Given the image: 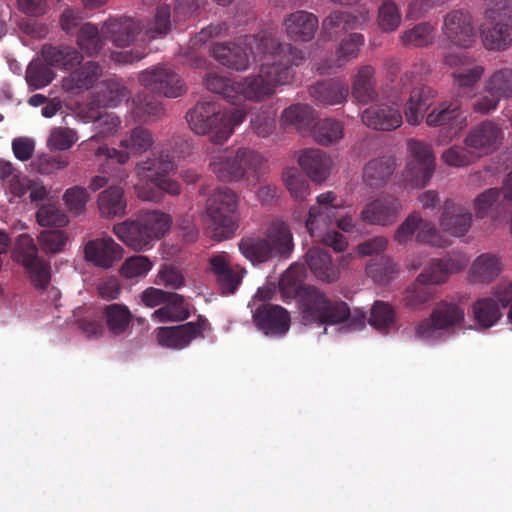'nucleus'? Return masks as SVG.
I'll return each instance as SVG.
<instances>
[{
	"label": "nucleus",
	"instance_id": "obj_1",
	"mask_svg": "<svg viewBox=\"0 0 512 512\" xmlns=\"http://www.w3.org/2000/svg\"><path fill=\"white\" fill-rule=\"evenodd\" d=\"M243 109L221 110L219 104L212 101L198 102L186 115L193 132L198 135L209 134L212 142L222 144L233 134L236 126L246 118Z\"/></svg>",
	"mask_w": 512,
	"mask_h": 512
},
{
	"label": "nucleus",
	"instance_id": "obj_2",
	"mask_svg": "<svg viewBox=\"0 0 512 512\" xmlns=\"http://www.w3.org/2000/svg\"><path fill=\"white\" fill-rule=\"evenodd\" d=\"M171 26V8L163 4L157 7L154 17L145 24L129 17L110 18L102 25V34L115 46L126 47L141 31L144 40H152L167 35Z\"/></svg>",
	"mask_w": 512,
	"mask_h": 512
},
{
	"label": "nucleus",
	"instance_id": "obj_3",
	"mask_svg": "<svg viewBox=\"0 0 512 512\" xmlns=\"http://www.w3.org/2000/svg\"><path fill=\"white\" fill-rule=\"evenodd\" d=\"M172 219L169 214L148 210L135 219L125 220L113 226V233L127 247L136 252L147 251L170 229Z\"/></svg>",
	"mask_w": 512,
	"mask_h": 512
},
{
	"label": "nucleus",
	"instance_id": "obj_4",
	"mask_svg": "<svg viewBox=\"0 0 512 512\" xmlns=\"http://www.w3.org/2000/svg\"><path fill=\"white\" fill-rule=\"evenodd\" d=\"M238 248L252 264L265 263L273 258L287 259L294 249L293 235L285 222L274 220L268 226L265 237H243Z\"/></svg>",
	"mask_w": 512,
	"mask_h": 512
},
{
	"label": "nucleus",
	"instance_id": "obj_5",
	"mask_svg": "<svg viewBox=\"0 0 512 512\" xmlns=\"http://www.w3.org/2000/svg\"><path fill=\"white\" fill-rule=\"evenodd\" d=\"M298 308L305 324L336 325L345 322L350 316V308L346 302L329 297L314 285H305L302 288Z\"/></svg>",
	"mask_w": 512,
	"mask_h": 512
},
{
	"label": "nucleus",
	"instance_id": "obj_6",
	"mask_svg": "<svg viewBox=\"0 0 512 512\" xmlns=\"http://www.w3.org/2000/svg\"><path fill=\"white\" fill-rule=\"evenodd\" d=\"M244 44L254 57L260 60L268 58L270 63H283L291 70L302 65L306 59L305 51L291 43L281 41L276 28L269 27L250 36H245Z\"/></svg>",
	"mask_w": 512,
	"mask_h": 512
},
{
	"label": "nucleus",
	"instance_id": "obj_7",
	"mask_svg": "<svg viewBox=\"0 0 512 512\" xmlns=\"http://www.w3.org/2000/svg\"><path fill=\"white\" fill-rule=\"evenodd\" d=\"M422 65H413L400 77L395 90L409 97L403 105L406 122L411 126L419 125L427 110L437 98V91L421 82Z\"/></svg>",
	"mask_w": 512,
	"mask_h": 512
},
{
	"label": "nucleus",
	"instance_id": "obj_8",
	"mask_svg": "<svg viewBox=\"0 0 512 512\" xmlns=\"http://www.w3.org/2000/svg\"><path fill=\"white\" fill-rule=\"evenodd\" d=\"M237 195L230 189H217L207 201L206 225L211 238H232L238 228Z\"/></svg>",
	"mask_w": 512,
	"mask_h": 512
},
{
	"label": "nucleus",
	"instance_id": "obj_9",
	"mask_svg": "<svg viewBox=\"0 0 512 512\" xmlns=\"http://www.w3.org/2000/svg\"><path fill=\"white\" fill-rule=\"evenodd\" d=\"M464 321V307L454 301L441 300L435 304L427 318L415 323L414 334L419 340L434 343L444 335L452 334Z\"/></svg>",
	"mask_w": 512,
	"mask_h": 512
},
{
	"label": "nucleus",
	"instance_id": "obj_10",
	"mask_svg": "<svg viewBox=\"0 0 512 512\" xmlns=\"http://www.w3.org/2000/svg\"><path fill=\"white\" fill-rule=\"evenodd\" d=\"M294 71L283 63H262L260 73L247 76L238 81L239 101L259 102L270 97L277 85H286L292 81Z\"/></svg>",
	"mask_w": 512,
	"mask_h": 512
},
{
	"label": "nucleus",
	"instance_id": "obj_11",
	"mask_svg": "<svg viewBox=\"0 0 512 512\" xmlns=\"http://www.w3.org/2000/svg\"><path fill=\"white\" fill-rule=\"evenodd\" d=\"M139 82L146 90L167 98H178L186 92L182 77L165 64L142 71Z\"/></svg>",
	"mask_w": 512,
	"mask_h": 512
},
{
	"label": "nucleus",
	"instance_id": "obj_12",
	"mask_svg": "<svg viewBox=\"0 0 512 512\" xmlns=\"http://www.w3.org/2000/svg\"><path fill=\"white\" fill-rule=\"evenodd\" d=\"M173 156L161 152L159 156L148 158L136 164V173L149 181L160 190L171 196H178L181 193L180 184L168 177V174L175 170Z\"/></svg>",
	"mask_w": 512,
	"mask_h": 512
},
{
	"label": "nucleus",
	"instance_id": "obj_13",
	"mask_svg": "<svg viewBox=\"0 0 512 512\" xmlns=\"http://www.w3.org/2000/svg\"><path fill=\"white\" fill-rule=\"evenodd\" d=\"M154 144V137L151 131L142 126H137L130 130L120 141V147L124 150H117L107 146H100L96 149L97 157L104 156L107 160H112L118 164H125L130 158V154L140 155L147 152Z\"/></svg>",
	"mask_w": 512,
	"mask_h": 512
},
{
	"label": "nucleus",
	"instance_id": "obj_14",
	"mask_svg": "<svg viewBox=\"0 0 512 512\" xmlns=\"http://www.w3.org/2000/svg\"><path fill=\"white\" fill-rule=\"evenodd\" d=\"M425 122L429 127L445 128V139L451 141L466 128L467 117L459 100H445L432 108Z\"/></svg>",
	"mask_w": 512,
	"mask_h": 512
},
{
	"label": "nucleus",
	"instance_id": "obj_15",
	"mask_svg": "<svg viewBox=\"0 0 512 512\" xmlns=\"http://www.w3.org/2000/svg\"><path fill=\"white\" fill-rule=\"evenodd\" d=\"M207 324V320L203 316H199L194 322L158 327L155 329L156 341L162 347L181 350L193 340L203 338Z\"/></svg>",
	"mask_w": 512,
	"mask_h": 512
},
{
	"label": "nucleus",
	"instance_id": "obj_16",
	"mask_svg": "<svg viewBox=\"0 0 512 512\" xmlns=\"http://www.w3.org/2000/svg\"><path fill=\"white\" fill-rule=\"evenodd\" d=\"M206 271L213 275L223 294L235 293L246 273L244 268L233 265L227 252L212 254L207 261Z\"/></svg>",
	"mask_w": 512,
	"mask_h": 512
},
{
	"label": "nucleus",
	"instance_id": "obj_17",
	"mask_svg": "<svg viewBox=\"0 0 512 512\" xmlns=\"http://www.w3.org/2000/svg\"><path fill=\"white\" fill-rule=\"evenodd\" d=\"M497 9H487L480 27L483 45L488 50L502 51L512 44V26L502 19Z\"/></svg>",
	"mask_w": 512,
	"mask_h": 512
},
{
	"label": "nucleus",
	"instance_id": "obj_18",
	"mask_svg": "<svg viewBox=\"0 0 512 512\" xmlns=\"http://www.w3.org/2000/svg\"><path fill=\"white\" fill-rule=\"evenodd\" d=\"M442 32L451 44L461 48H469L475 41L472 17L466 11L452 10L447 13Z\"/></svg>",
	"mask_w": 512,
	"mask_h": 512
},
{
	"label": "nucleus",
	"instance_id": "obj_19",
	"mask_svg": "<svg viewBox=\"0 0 512 512\" xmlns=\"http://www.w3.org/2000/svg\"><path fill=\"white\" fill-rule=\"evenodd\" d=\"M253 320L258 329L267 336H283L290 328V315L279 305H259L253 313Z\"/></svg>",
	"mask_w": 512,
	"mask_h": 512
},
{
	"label": "nucleus",
	"instance_id": "obj_20",
	"mask_svg": "<svg viewBox=\"0 0 512 512\" xmlns=\"http://www.w3.org/2000/svg\"><path fill=\"white\" fill-rule=\"evenodd\" d=\"M282 27L290 40L307 43L314 39L319 29V19L312 12L297 10L283 18Z\"/></svg>",
	"mask_w": 512,
	"mask_h": 512
},
{
	"label": "nucleus",
	"instance_id": "obj_21",
	"mask_svg": "<svg viewBox=\"0 0 512 512\" xmlns=\"http://www.w3.org/2000/svg\"><path fill=\"white\" fill-rule=\"evenodd\" d=\"M467 260L462 254H448L441 259H432L429 265L418 275L417 280L427 285L445 283L449 276L464 269Z\"/></svg>",
	"mask_w": 512,
	"mask_h": 512
},
{
	"label": "nucleus",
	"instance_id": "obj_22",
	"mask_svg": "<svg viewBox=\"0 0 512 512\" xmlns=\"http://www.w3.org/2000/svg\"><path fill=\"white\" fill-rule=\"evenodd\" d=\"M85 258L97 267L108 269L122 259L123 249L112 237L90 240L84 247Z\"/></svg>",
	"mask_w": 512,
	"mask_h": 512
},
{
	"label": "nucleus",
	"instance_id": "obj_23",
	"mask_svg": "<svg viewBox=\"0 0 512 512\" xmlns=\"http://www.w3.org/2000/svg\"><path fill=\"white\" fill-rule=\"evenodd\" d=\"M362 123L374 130L392 131L400 127L403 116L397 107L386 103L369 106L361 113Z\"/></svg>",
	"mask_w": 512,
	"mask_h": 512
},
{
	"label": "nucleus",
	"instance_id": "obj_24",
	"mask_svg": "<svg viewBox=\"0 0 512 512\" xmlns=\"http://www.w3.org/2000/svg\"><path fill=\"white\" fill-rule=\"evenodd\" d=\"M407 145L413 159L411 176L415 179L416 185L425 186L435 169L432 147L414 139H410Z\"/></svg>",
	"mask_w": 512,
	"mask_h": 512
},
{
	"label": "nucleus",
	"instance_id": "obj_25",
	"mask_svg": "<svg viewBox=\"0 0 512 512\" xmlns=\"http://www.w3.org/2000/svg\"><path fill=\"white\" fill-rule=\"evenodd\" d=\"M400 208L397 198L385 195L367 204L361 212V218L369 224L390 225L397 220Z\"/></svg>",
	"mask_w": 512,
	"mask_h": 512
},
{
	"label": "nucleus",
	"instance_id": "obj_26",
	"mask_svg": "<svg viewBox=\"0 0 512 512\" xmlns=\"http://www.w3.org/2000/svg\"><path fill=\"white\" fill-rule=\"evenodd\" d=\"M503 137V131L498 124L485 120L470 130L465 138V144L473 149L490 152L498 148Z\"/></svg>",
	"mask_w": 512,
	"mask_h": 512
},
{
	"label": "nucleus",
	"instance_id": "obj_27",
	"mask_svg": "<svg viewBox=\"0 0 512 512\" xmlns=\"http://www.w3.org/2000/svg\"><path fill=\"white\" fill-rule=\"evenodd\" d=\"M472 214L466 206L452 200L444 203L441 227L456 237L464 236L471 227Z\"/></svg>",
	"mask_w": 512,
	"mask_h": 512
},
{
	"label": "nucleus",
	"instance_id": "obj_28",
	"mask_svg": "<svg viewBox=\"0 0 512 512\" xmlns=\"http://www.w3.org/2000/svg\"><path fill=\"white\" fill-rule=\"evenodd\" d=\"M309 94L318 105H341L347 100L349 88L347 83L340 79H328L312 85Z\"/></svg>",
	"mask_w": 512,
	"mask_h": 512
},
{
	"label": "nucleus",
	"instance_id": "obj_29",
	"mask_svg": "<svg viewBox=\"0 0 512 512\" xmlns=\"http://www.w3.org/2000/svg\"><path fill=\"white\" fill-rule=\"evenodd\" d=\"M101 75L99 63L88 61L63 78L62 88L69 94L78 95L93 87Z\"/></svg>",
	"mask_w": 512,
	"mask_h": 512
},
{
	"label": "nucleus",
	"instance_id": "obj_30",
	"mask_svg": "<svg viewBox=\"0 0 512 512\" xmlns=\"http://www.w3.org/2000/svg\"><path fill=\"white\" fill-rule=\"evenodd\" d=\"M298 163L306 175L314 182H323L330 175L332 160L320 149H306L299 158Z\"/></svg>",
	"mask_w": 512,
	"mask_h": 512
},
{
	"label": "nucleus",
	"instance_id": "obj_31",
	"mask_svg": "<svg viewBox=\"0 0 512 512\" xmlns=\"http://www.w3.org/2000/svg\"><path fill=\"white\" fill-rule=\"evenodd\" d=\"M365 43V38L360 33H350L339 43L336 49V59L333 63H324L318 67L320 74H331L335 69L342 68L358 57L360 47Z\"/></svg>",
	"mask_w": 512,
	"mask_h": 512
},
{
	"label": "nucleus",
	"instance_id": "obj_32",
	"mask_svg": "<svg viewBox=\"0 0 512 512\" xmlns=\"http://www.w3.org/2000/svg\"><path fill=\"white\" fill-rule=\"evenodd\" d=\"M359 26L360 19L357 15L348 11L334 10L323 19L320 33L321 37L328 41Z\"/></svg>",
	"mask_w": 512,
	"mask_h": 512
},
{
	"label": "nucleus",
	"instance_id": "obj_33",
	"mask_svg": "<svg viewBox=\"0 0 512 512\" xmlns=\"http://www.w3.org/2000/svg\"><path fill=\"white\" fill-rule=\"evenodd\" d=\"M305 261L312 274L322 282L334 283L340 277V270L332 263L330 254L321 248L309 249Z\"/></svg>",
	"mask_w": 512,
	"mask_h": 512
},
{
	"label": "nucleus",
	"instance_id": "obj_34",
	"mask_svg": "<svg viewBox=\"0 0 512 512\" xmlns=\"http://www.w3.org/2000/svg\"><path fill=\"white\" fill-rule=\"evenodd\" d=\"M212 55L221 65L237 72H243L249 67L247 52L235 42L215 43Z\"/></svg>",
	"mask_w": 512,
	"mask_h": 512
},
{
	"label": "nucleus",
	"instance_id": "obj_35",
	"mask_svg": "<svg viewBox=\"0 0 512 512\" xmlns=\"http://www.w3.org/2000/svg\"><path fill=\"white\" fill-rule=\"evenodd\" d=\"M41 56L50 67L61 70L73 69L83 60L81 52L67 45L53 46L45 44L41 49Z\"/></svg>",
	"mask_w": 512,
	"mask_h": 512
},
{
	"label": "nucleus",
	"instance_id": "obj_36",
	"mask_svg": "<svg viewBox=\"0 0 512 512\" xmlns=\"http://www.w3.org/2000/svg\"><path fill=\"white\" fill-rule=\"evenodd\" d=\"M158 96L145 89L132 98V113L138 121H156L164 115L163 103Z\"/></svg>",
	"mask_w": 512,
	"mask_h": 512
},
{
	"label": "nucleus",
	"instance_id": "obj_37",
	"mask_svg": "<svg viewBox=\"0 0 512 512\" xmlns=\"http://www.w3.org/2000/svg\"><path fill=\"white\" fill-rule=\"evenodd\" d=\"M211 171L223 182L241 180L242 170L237 168L235 151L223 149L215 152L209 162Z\"/></svg>",
	"mask_w": 512,
	"mask_h": 512
},
{
	"label": "nucleus",
	"instance_id": "obj_38",
	"mask_svg": "<svg viewBox=\"0 0 512 512\" xmlns=\"http://www.w3.org/2000/svg\"><path fill=\"white\" fill-rule=\"evenodd\" d=\"M501 271V258L493 253H483L473 261L469 273L473 282L489 283L495 280Z\"/></svg>",
	"mask_w": 512,
	"mask_h": 512
},
{
	"label": "nucleus",
	"instance_id": "obj_39",
	"mask_svg": "<svg viewBox=\"0 0 512 512\" xmlns=\"http://www.w3.org/2000/svg\"><path fill=\"white\" fill-rule=\"evenodd\" d=\"M437 28L430 21H422L405 29L399 36L403 46L426 48L435 42Z\"/></svg>",
	"mask_w": 512,
	"mask_h": 512
},
{
	"label": "nucleus",
	"instance_id": "obj_40",
	"mask_svg": "<svg viewBox=\"0 0 512 512\" xmlns=\"http://www.w3.org/2000/svg\"><path fill=\"white\" fill-rule=\"evenodd\" d=\"M190 316L188 303L185 298L177 293L169 292L167 301L163 306L152 313V318L159 322H181Z\"/></svg>",
	"mask_w": 512,
	"mask_h": 512
},
{
	"label": "nucleus",
	"instance_id": "obj_41",
	"mask_svg": "<svg viewBox=\"0 0 512 512\" xmlns=\"http://www.w3.org/2000/svg\"><path fill=\"white\" fill-rule=\"evenodd\" d=\"M394 171V162L390 157H379L369 161L363 168V181L371 188H381Z\"/></svg>",
	"mask_w": 512,
	"mask_h": 512
},
{
	"label": "nucleus",
	"instance_id": "obj_42",
	"mask_svg": "<svg viewBox=\"0 0 512 512\" xmlns=\"http://www.w3.org/2000/svg\"><path fill=\"white\" fill-rule=\"evenodd\" d=\"M375 70L370 65L358 69L352 82V96L357 102L367 104L377 97L374 80Z\"/></svg>",
	"mask_w": 512,
	"mask_h": 512
},
{
	"label": "nucleus",
	"instance_id": "obj_43",
	"mask_svg": "<svg viewBox=\"0 0 512 512\" xmlns=\"http://www.w3.org/2000/svg\"><path fill=\"white\" fill-rule=\"evenodd\" d=\"M313 108L307 104L296 103L285 108L282 111L280 122L283 127H294L303 132L310 129L314 116Z\"/></svg>",
	"mask_w": 512,
	"mask_h": 512
},
{
	"label": "nucleus",
	"instance_id": "obj_44",
	"mask_svg": "<svg viewBox=\"0 0 512 512\" xmlns=\"http://www.w3.org/2000/svg\"><path fill=\"white\" fill-rule=\"evenodd\" d=\"M126 206L123 189L118 186L107 188L98 197L99 211L106 218L123 216Z\"/></svg>",
	"mask_w": 512,
	"mask_h": 512
},
{
	"label": "nucleus",
	"instance_id": "obj_45",
	"mask_svg": "<svg viewBox=\"0 0 512 512\" xmlns=\"http://www.w3.org/2000/svg\"><path fill=\"white\" fill-rule=\"evenodd\" d=\"M338 205H328L323 207H311L308 218L305 222L307 231L312 237L321 236L336 219V210Z\"/></svg>",
	"mask_w": 512,
	"mask_h": 512
},
{
	"label": "nucleus",
	"instance_id": "obj_46",
	"mask_svg": "<svg viewBox=\"0 0 512 512\" xmlns=\"http://www.w3.org/2000/svg\"><path fill=\"white\" fill-rule=\"evenodd\" d=\"M104 39L106 38L102 32L100 33L96 25L85 23L77 32L76 43L82 53L88 57H93L102 50Z\"/></svg>",
	"mask_w": 512,
	"mask_h": 512
},
{
	"label": "nucleus",
	"instance_id": "obj_47",
	"mask_svg": "<svg viewBox=\"0 0 512 512\" xmlns=\"http://www.w3.org/2000/svg\"><path fill=\"white\" fill-rule=\"evenodd\" d=\"M236 164L242 170L241 179H258L264 167V158L257 151L241 147L235 151Z\"/></svg>",
	"mask_w": 512,
	"mask_h": 512
},
{
	"label": "nucleus",
	"instance_id": "obj_48",
	"mask_svg": "<svg viewBox=\"0 0 512 512\" xmlns=\"http://www.w3.org/2000/svg\"><path fill=\"white\" fill-rule=\"evenodd\" d=\"M204 84L209 91L221 95L227 102L238 104V81L217 73H209L204 79Z\"/></svg>",
	"mask_w": 512,
	"mask_h": 512
},
{
	"label": "nucleus",
	"instance_id": "obj_49",
	"mask_svg": "<svg viewBox=\"0 0 512 512\" xmlns=\"http://www.w3.org/2000/svg\"><path fill=\"white\" fill-rule=\"evenodd\" d=\"M104 319L109 331L114 336L123 335L130 325L132 314L127 306L110 304L104 308Z\"/></svg>",
	"mask_w": 512,
	"mask_h": 512
},
{
	"label": "nucleus",
	"instance_id": "obj_50",
	"mask_svg": "<svg viewBox=\"0 0 512 512\" xmlns=\"http://www.w3.org/2000/svg\"><path fill=\"white\" fill-rule=\"evenodd\" d=\"M483 92L497 94L501 99H512V68L495 70L485 81Z\"/></svg>",
	"mask_w": 512,
	"mask_h": 512
},
{
	"label": "nucleus",
	"instance_id": "obj_51",
	"mask_svg": "<svg viewBox=\"0 0 512 512\" xmlns=\"http://www.w3.org/2000/svg\"><path fill=\"white\" fill-rule=\"evenodd\" d=\"M472 313L475 322L481 328L492 327L502 316L499 305L490 297L477 300L472 305Z\"/></svg>",
	"mask_w": 512,
	"mask_h": 512
},
{
	"label": "nucleus",
	"instance_id": "obj_52",
	"mask_svg": "<svg viewBox=\"0 0 512 512\" xmlns=\"http://www.w3.org/2000/svg\"><path fill=\"white\" fill-rule=\"evenodd\" d=\"M344 136L343 124L332 118L321 119L314 124V140L323 146L340 141Z\"/></svg>",
	"mask_w": 512,
	"mask_h": 512
},
{
	"label": "nucleus",
	"instance_id": "obj_53",
	"mask_svg": "<svg viewBox=\"0 0 512 512\" xmlns=\"http://www.w3.org/2000/svg\"><path fill=\"white\" fill-rule=\"evenodd\" d=\"M121 121L120 118L112 112H104L94 121L95 133L88 140L81 143L85 149H91L94 143H100L108 135L117 131Z\"/></svg>",
	"mask_w": 512,
	"mask_h": 512
},
{
	"label": "nucleus",
	"instance_id": "obj_54",
	"mask_svg": "<svg viewBox=\"0 0 512 512\" xmlns=\"http://www.w3.org/2000/svg\"><path fill=\"white\" fill-rule=\"evenodd\" d=\"M434 298V289L426 283L416 282L409 286L403 295L404 305L412 310L424 309Z\"/></svg>",
	"mask_w": 512,
	"mask_h": 512
},
{
	"label": "nucleus",
	"instance_id": "obj_55",
	"mask_svg": "<svg viewBox=\"0 0 512 512\" xmlns=\"http://www.w3.org/2000/svg\"><path fill=\"white\" fill-rule=\"evenodd\" d=\"M25 78L28 86L37 90L49 85L55 78V73L48 64L34 60L28 65Z\"/></svg>",
	"mask_w": 512,
	"mask_h": 512
},
{
	"label": "nucleus",
	"instance_id": "obj_56",
	"mask_svg": "<svg viewBox=\"0 0 512 512\" xmlns=\"http://www.w3.org/2000/svg\"><path fill=\"white\" fill-rule=\"evenodd\" d=\"M303 267L292 264L280 280V291L283 298H296L299 303V295L306 284H301Z\"/></svg>",
	"mask_w": 512,
	"mask_h": 512
},
{
	"label": "nucleus",
	"instance_id": "obj_57",
	"mask_svg": "<svg viewBox=\"0 0 512 512\" xmlns=\"http://www.w3.org/2000/svg\"><path fill=\"white\" fill-rule=\"evenodd\" d=\"M396 272L397 266L395 263L385 256L371 260L366 267L367 275L378 284L390 282Z\"/></svg>",
	"mask_w": 512,
	"mask_h": 512
},
{
	"label": "nucleus",
	"instance_id": "obj_58",
	"mask_svg": "<svg viewBox=\"0 0 512 512\" xmlns=\"http://www.w3.org/2000/svg\"><path fill=\"white\" fill-rule=\"evenodd\" d=\"M402 15L394 0H384L378 8V24L382 31L393 32L401 23Z\"/></svg>",
	"mask_w": 512,
	"mask_h": 512
},
{
	"label": "nucleus",
	"instance_id": "obj_59",
	"mask_svg": "<svg viewBox=\"0 0 512 512\" xmlns=\"http://www.w3.org/2000/svg\"><path fill=\"white\" fill-rule=\"evenodd\" d=\"M415 239L418 243L437 248H445L451 244V241L438 231L431 221L425 220L422 217Z\"/></svg>",
	"mask_w": 512,
	"mask_h": 512
},
{
	"label": "nucleus",
	"instance_id": "obj_60",
	"mask_svg": "<svg viewBox=\"0 0 512 512\" xmlns=\"http://www.w3.org/2000/svg\"><path fill=\"white\" fill-rule=\"evenodd\" d=\"M369 323L381 332H387L395 323V311L383 301H376L371 309Z\"/></svg>",
	"mask_w": 512,
	"mask_h": 512
},
{
	"label": "nucleus",
	"instance_id": "obj_61",
	"mask_svg": "<svg viewBox=\"0 0 512 512\" xmlns=\"http://www.w3.org/2000/svg\"><path fill=\"white\" fill-rule=\"evenodd\" d=\"M78 140L77 132L68 127H55L47 139V146L51 151H66Z\"/></svg>",
	"mask_w": 512,
	"mask_h": 512
},
{
	"label": "nucleus",
	"instance_id": "obj_62",
	"mask_svg": "<svg viewBox=\"0 0 512 512\" xmlns=\"http://www.w3.org/2000/svg\"><path fill=\"white\" fill-rule=\"evenodd\" d=\"M13 258L16 262L23 266L31 265V263L40 257L34 240L28 234H21L16 241L13 250Z\"/></svg>",
	"mask_w": 512,
	"mask_h": 512
},
{
	"label": "nucleus",
	"instance_id": "obj_63",
	"mask_svg": "<svg viewBox=\"0 0 512 512\" xmlns=\"http://www.w3.org/2000/svg\"><path fill=\"white\" fill-rule=\"evenodd\" d=\"M32 285L40 290L48 287L51 281V267L48 261L39 258L31 263V265L24 266Z\"/></svg>",
	"mask_w": 512,
	"mask_h": 512
},
{
	"label": "nucleus",
	"instance_id": "obj_64",
	"mask_svg": "<svg viewBox=\"0 0 512 512\" xmlns=\"http://www.w3.org/2000/svg\"><path fill=\"white\" fill-rule=\"evenodd\" d=\"M283 179L290 195L297 201H303L309 194V185L296 168H287Z\"/></svg>",
	"mask_w": 512,
	"mask_h": 512
}]
</instances>
